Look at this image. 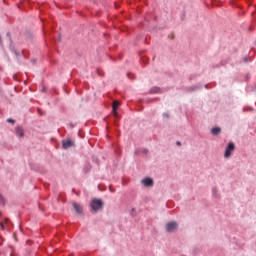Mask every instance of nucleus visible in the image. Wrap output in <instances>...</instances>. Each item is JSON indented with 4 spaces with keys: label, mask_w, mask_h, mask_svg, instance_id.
<instances>
[{
    "label": "nucleus",
    "mask_w": 256,
    "mask_h": 256,
    "mask_svg": "<svg viewBox=\"0 0 256 256\" xmlns=\"http://www.w3.org/2000/svg\"><path fill=\"white\" fill-rule=\"evenodd\" d=\"M112 108H113V115L117 117V109H119V102L117 100L113 102Z\"/></svg>",
    "instance_id": "obj_7"
},
{
    "label": "nucleus",
    "mask_w": 256,
    "mask_h": 256,
    "mask_svg": "<svg viewBox=\"0 0 256 256\" xmlns=\"http://www.w3.org/2000/svg\"><path fill=\"white\" fill-rule=\"evenodd\" d=\"M175 229H177V223L176 222H169L166 225V231H168V233H173V231H175Z\"/></svg>",
    "instance_id": "obj_3"
},
{
    "label": "nucleus",
    "mask_w": 256,
    "mask_h": 256,
    "mask_svg": "<svg viewBox=\"0 0 256 256\" xmlns=\"http://www.w3.org/2000/svg\"><path fill=\"white\" fill-rule=\"evenodd\" d=\"M72 207L75 209L76 213H78V215H81L83 213V208L81 207V205L77 204V203H73Z\"/></svg>",
    "instance_id": "obj_6"
},
{
    "label": "nucleus",
    "mask_w": 256,
    "mask_h": 256,
    "mask_svg": "<svg viewBox=\"0 0 256 256\" xmlns=\"http://www.w3.org/2000/svg\"><path fill=\"white\" fill-rule=\"evenodd\" d=\"M211 133L212 135H219V133H221V128L220 127L212 128Z\"/></svg>",
    "instance_id": "obj_9"
},
{
    "label": "nucleus",
    "mask_w": 256,
    "mask_h": 256,
    "mask_svg": "<svg viewBox=\"0 0 256 256\" xmlns=\"http://www.w3.org/2000/svg\"><path fill=\"white\" fill-rule=\"evenodd\" d=\"M142 184L145 185V187H153V179L145 178L142 180Z\"/></svg>",
    "instance_id": "obj_5"
},
{
    "label": "nucleus",
    "mask_w": 256,
    "mask_h": 256,
    "mask_svg": "<svg viewBox=\"0 0 256 256\" xmlns=\"http://www.w3.org/2000/svg\"><path fill=\"white\" fill-rule=\"evenodd\" d=\"M0 225H1V227H2V229H5V223H0Z\"/></svg>",
    "instance_id": "obj_12"
},
{
    "label": "nucleus",
    "mask_w": 256,
    "mask_h": 256,
    "mask_svg": "<svg viewBox=\"0 0 256 256\" xmlns=\"http://www.w3.org/2000/svg\"><path fill=\"white\" fill-rule=\"evenodd\" d=\"M74 143L71 140H63L62 141V147L63 149H70V147H73Z\"/></svg>",
    "instance_id": "obj_4"
},
{
    "label": "nucleus",
    "mask_w": 256,
    "mask_h": 256,
    "mask_svg": "<svg viewBox=\"0 0 256 256\" xmlns=\"http://www.w3.org/2000/svg\"><path fill=\"white\" fill-rule=\"evenodd\" d=\"M16 135H18V137H24L25 132L23 131V128L16 127Z\"/></svg>",
    "instance_id": "obj_8"
},
{
    "label": "nucleus",
    "mask_w": 256,
    "mask_h": 256,
    "mask_svg": "<svg viewBox=\"0 0 256 256\" xmlns=\"http://www.w3.org/2000/svg\"><path fill=\"white\" fill-rule=\"evenodd\" d=\"M90 207L92 211L97 213V211H100V209H103V201H101V199H93L90 204Z\"/></svg>",
    "instance_id": "obj_1"
},
{
    "label": "nucleus",
    "mask_w": 256,
    "mask_h": 256,
    "mask_svg": "<svg viewBox=\"0 0 256 256\" xmlns=\"http://www.w3.org/2000/svg\"><path fill=\"white\" fill-rule=\"evenodd\" d=\"M7 121H8V123H15V120H13V119H8Z\"/></svg>",
    "instance_id": "obj_11"
},
{
    "label": "nucleus",
    "mask_w": 256,
    "mask_h": 256,
    "mask_svg": "<svg viewBox=\"0 0 256 256\" xmlns=\"http://www.w3.org/2000/svg\"><path fill=\"white\" fill-rule=\"evenodd\" d=\"M233 151H235V144L233 142H230L228 144V147L226 148V151H225V158L226 159H229V157H231V153H233Z\"/></svg>",
    "instance_id": "obj_2"
},
{
    "label": "nucleus",
    "mask_w": 256,
    "mask_h": 256,
    "mask_svg": "<svg viewBox=\"0 0 256 256\" xmlns=\"http://www.w3.org/2000/svg\"><path fill=\"white\" fill-rule=\"evenodd\" d=\"M0 205H5V198L0 194Z\"/></svg>",
    "instance_id": "obj_10"
},
{
    "label": "nucleus",
    "mask_w": 256,
    "mask_h": 256,
    "mask_svg": "<svg viewBox=\"0 0 256 256\" xmlns=\"http://www.w3.org/2000/svg\"><path fill=\"white\" fill-rule=\"evenodd\" d=\"M176 144H177V145H181V142H177Z\"/></svg>",
    "instance_id": "obj_13"
}]
</instances>
